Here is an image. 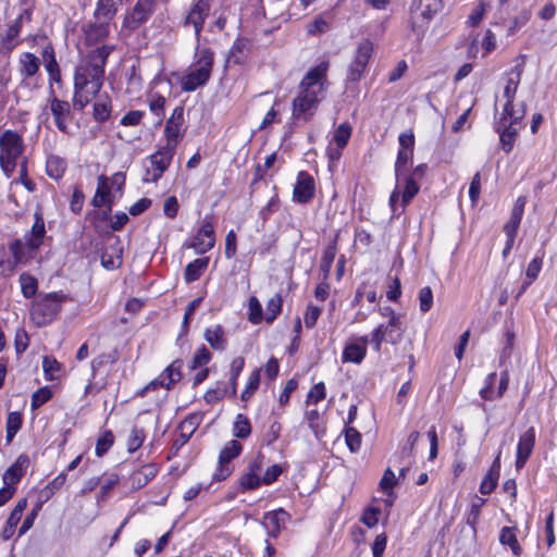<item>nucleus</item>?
Wrapping results in <instances>:
<instances>
[{"instance_id": "nucleus-1", "label": "nucleus", "mask_w": 557, "mask_h": 557, "mask_svg": "<svg viewBox=\"0 0 557 557\" xmlns=\"http://www.w3.org/2000/svg\"><path fill=\"white\" fill-rule=\"evenodd\" d=\"M112 51L110 46H101L90 51L76 67L74 75L73 107L83 110L100 91L103 84L104 66Z\"/></svg>"}, {"instance_id": "nucleus-2", "label": "nucleus", "mask_w": 557, "mask_h": 557, "mask_svg": "<svg viewBox=\"0 0 557 557\" xmlns=\"http://www.w3.org/2000/svg\"><path fill=\"white\" fill-rule=\"evenodd\" d=\"M329 62L322 61L311 67L298 85L293 100V116L308 121L317 112L327 88Z\"/></svg>"}, {"instance_id": "nucleus-3", "label": "nucleus", "mask_w": 557, "mask_h": 557, "mask_svg": "<svg viewBox=\"0 0 557 557\" xmlns=\"http://www.w3.org/2000/svg\"><path fill=\"white\" fill-rule=\"evenodd\" d=\"M213 64L214 53L209 48L197 47L194 61L180 79L182 90L191 92L205 86L211 77Z\"/></svg>"}, {"instance_id": "nucleus-4", "label": "nucleus", "mask_w": 557, "mask_h": 557, "mask_svg": "<svg viewBox=\"0 0 557 557\" xmlns=\"http://www.w3.org/2000/svg\"><path fill=\"white\" fill-rule=\"evenodd\" d=\"M24 150L25 145L21 134L12 129L0 134V166L8 177L14 172Z\"/></svg>"}, {"instance_id": "nucleus-5", "label": "nucleus", "mask_w": 557, "mask_h": 557, "mask_svg": "<svg viewBox=\"0 0 557 557\" xmlns=\"http://www.w3.org/2000/svg\"><path fill=\"white\" fill-rule=\"evenodd\" d=\"M442 8V0H416L413 2L409 17V26L417 40L423 38L430 21Z\"/></svg>"}, {"instance_id": "nucleus-6", "label": "nucleus", "mask_w": 557, "mask_h": 557, "mask_svg": "<svg viewBox=\"0 0 557 557\" xmlns=\"http://www.w3.org/2000/svg\"><path fill=\"white\" fill-rule=\"evenodd\" d=\"M522 71L521 66H515L506 74L504 86V98L506 99L503 112L504 122H506L507 119L521 121L525 114L523 104H513V98L521 82Z\"/></svg>"}, {"instance_id": "nucleus-7", "label": "nucleus", "mask_w": 557, "mask_h": 557, "mask_svg": "<svg viewBox=\"0 0 557 557\" xmlns=\"http://www.w3.org/2000/svg\"><path fill=\"white\" fill-rule=\"evenodd\" d=\"M391 313L387 323L377 325L371 333V343L376 351H380L383 342L393 345L400 342L403 337V322L398 313Z\"/></svg>"}, {"instance_id": "nucleus-8", "label": "nucleus", "mask_w": 557, "mask_h": 557, "mask_svg": "<svg viewBox=\"0 0 557 557\" xmlns=\"http://www.w3.org/2000/svg\"><path fill=\"white\" fill-rule=\"evenodd\" d=\"M174 154L175 150L161 145L154 153L147 158L144 182L157 183L171 165Z\"/></svg>"}, {"instance_id": "nucleus-9", "label": "nucleus", "mask_w": 557, "mask_h": 557, "mask_svg": "<svg viewBox=\"0 0 557 557\" xmlns=\"http://www.w3.org/2000/svg\"><path fill=\"white\" fill-rule=\"evenodd\" d=\"M373 49L374 46L370 39H362L358 42L352 60L347 67V81L358 82L361 79L372 58Z\"/></svg>"}, {"instance_id": "nucleus-10", "label": "nucleus", "mask_w": 557, "mask_h": 557, "mask_svg": "<svg viewBox=\"0 0 557 557\" xmlns=\"http://www.w3.org/2000/svg\"><path fill=\"white\" fill-rule=\"evenodd\" d=\"M419 188L420 187L413 177H409L408 175L399 177V181L397 180L396 187L389 197V205L393 212L398 210L397 201L399 197H401V208L399 211V213H401L405 210V207L418 194Z\"/></svg>"}, {"instance_id": "nucleus-11", "label": "nucleus", "mask_w": 557, "mask_h": 557, "mask_svg": "<svg viewBox=\"0 0 557 557\" xmlns=\"http://www.w3.org/2000/svg\"><path fill=\"white\" fill-rule=\"evenodd\" d=\"M183 124L184 109L183 107H176L165 122L163 131L164 144H162V146L176 151V147L184 135Z\"/></svg>"}, {"instance_id": "nucleus-12", "label": "nucleus", "mask_w": 557, "mask_h": 557, "mask_svg": "<svg viewBox=\"0 0 557 557\" xmlns=\"http://www.w3.org/2000/svg\"><path fill=\"white\" fill-rule=\"evenodd\" d=\"M64 298L61 293H50L40 297L33 305V315H40L42 323L50 321L60 311Z\"/></svg>"}, {"instance_id": "nucleus-13", "label": "nucleus", "mask_w": 557, "mask_h": 557, "mask_svg": "<svg viewBox=\"0 0 557 557\" xmlns=\"http://www.w3.org/2000/svg\"><path fill=\"white\" fill-rule=\"evenodd\" d=\"M154 10V0H138L135 7L124 17V26L129 29L137 28L147 22Z\"/></svg>"}, {"instance_id": "nucleus-14", "label": "nucleus", "mask_w": 557, "mask_h": 557, "mask_svg": "<svg viewBox=\"0 0 557 557\" xmlns=\"http://www.w3.org/2000/svg\"><path fill=\"white\" fill-rule=\"evenodd\" d=\"M369 337L367 335L359 336L348 342L343 350L342 361L344 363L360 364L367 355V345Z\"/></svg>"}, {"instance_id": "nucleus-15", "label": "nucleus", "mask_w": 557, "mask_h": 557, "mask_svg": "<svg viewBox=\"0 0 557 557\" xmlns=\"http://www.w3.org/2000/svg\"><path fill=\"white\" fill-rule=\"evenodd\" d=\"M351 126L348 123H342L335 129L333 138L327 147V153L332 161L341 158L342 150L347 146L351 136Z\"/></svg>"}, {"instance_id": "nucleus-16", "label": "nucleus", "mask_w": 557, "mask_h": 557, "mask_svg": "<svg viewBox=\"0 0 557 557\" xmlns=\"http://www.w3.org/2000/svg\"><path fill=\"white\" fill-rule=\"evenodd\" d=\"M215 244L214 228L210 221H205L198 233L191 239L189 247L198 253H205L213 248Z\"/></svg>"}, {"instance_id": "nucleus-17", "label": "nucleus", "mask_w": 557, "mask_h": 557, "mask_svg": "<svg viewBox=\"0 0 557 557\" xmlns=\"http://www.w3.org/2000/svg\"><path fill=\"white\" fill-rule=\"evenodd\" d=\"M290 516L287 511L280 508L263 515L262 524L267 530L269 536L277 537L281 531L285 528L286 522Z\"/></svg>"}, {"instance_id": "nucleus-18", "label": "nucleus", "mask_w": 557, "mask_h": 557, "mask_svg": "<svg viewBox=\"0 0 557 557\" xmlns=\"http://www.w3.org/2000/svg\"><path fill=\"white\" fill-rule=\"evenodd\" d=\"M313 177L305 171L299 172L294 187L293 199L299 203H306L313 197Z\"/></svg>"}, {"instance_id": "nucleus-19", "label": "nucleus", "mask_w": 557, "mask_h": 557, "mask_svg": "<svg viewBox=\"0 0 557 557\" xmlns=\"http://www.w3.org/2000/svg\"><path fill=\"white\" fill-rule=\"evenodd\" d=\"M535 445V430L534 428H529L525 432H523L518 442L517 446V459H516V468L521 469L524 467L527 460L532 454V450Z\"/></svg>"}, {"instance_id": "nucleus-20", "label": "nucleus", "mask_w": 557, "mask_h": 557, "mask_svg": "<svg viewBox=\"0 0 557 557\" xmlns=\"http://www.w3.org/2000/svg\"><path fill=\"white\" fill-rule=\"evenodd\" d=\"M123 247L117 238H111L107 243L101 255V264L108 269H117L122 264Z\"/></svg>"}, {"instance_id": "nucleus-21", "label": "nucleus", "mask_w": 557, "mask_h": 557, "mask_svg": "<svg viewBox=\"0 0 557 557\" xmlns=\"http://www.w3.org/2000/svg\"><path fill=\"white\" fill-rule=\"evenodd\" d=\"M28 466L29 457L26 454H21L15 462L4 471L2 475L3 483L15 486L26 473Z\"/></svg>"}, {"instance_id": "nucleus-22", "label": "nucleus", "mask_w": 557, "mask_h": 557, "mask_svg": "<svg viewBox=\"0 0 557 557\" xmlns=\"http://www.w3.org/2000/svg\"><path fill=\"white\" fill-rule=\"evenodd\" d=\"M496 376H497L496 372H492L486 376L485 386L480 389V396L484 400H492L495 397H502L505 394V392L507 391L508 384H509V374L507 371H504L500 373L497 394L496 395L494 394L493 384L496 381Z\"/></svg>"}, {"instance_id": "nucleus-23", "label": "nucleus", "mask_w": 557, "mask_h": 557, "mask_svg": "<svg viewBox=\"0 0 557 557\" xmlns=\"http://www.w3.org/2000/svg\"><path fill=\"white\" fill-rule=\"evenodd\" d=\"M210 11V4L207 0H198L186 17V24H191L195 28V34L199 37L202 29L203 22Z\"/></svg>"}, {"instance_id": "nucleus-24", "label": "nucleus", "mask_w": 557, "mask_h": 557, "mask_svg": "<svg viewBox=\"0 0 557 557\" xmlns=\"http://www.w3.org/2000/svg\"><path fill=\"white\" fill-rule=\"evenodd\" d=\"M50 110L59 131L67 132V122L71 115V108L67 101L53 98L50 101Z\"/></svg>"}, {"instance_id": "nucleus-25", "label": "nucleus", "mask_w": 557, "mask_h": 557, "mask_svg": "<svg viewBox=\"0 0 557 557\" xmlns=\"http://www.w3.org/2000/svg\"><path fill=\"white\" fill-rule=\"evenodd\" d=\"M156 474L157 468L154 465H145L129 475L128 483L133 490H139L152 480Z\"/></svg>"}, {"instance_id": "nucleus-26", "label": "nucleus", "mask_w": 557, "mask_h": 557, "mask_svg": "<svg viewBox=\"0 0 557 557\" xmlns=\"http://www.w3.org/2000/svg\"><path fill=\"white\" fill-rule=\"evenodd\" d=\"M46 230L44 218L39 212H36L30 234L26 237L27 245L32 250L37 249L41 245Z\"/></svg>"}, {"instance_id": "nucleus-27", "label": "nucleus", "mask_w": 557, "mask_h": 557, "mask_svg": "<svg viewBox=\"0 0 557 557\" xmlns=\"http://www.w3.org/2000/svg\"><path fill=\"white\" fill-rule=\"evenodd\" d=\"M181 367L182 362L180 360L173 361L159 376V380L153 381L152 385H161L165 388H170L175 382L180 381L181 379Z\"/></svg>"}, {"instance_id": "nucleus-28", "label": "nucleus", "mask_w": 557, "mask_h": 557, "mask_svg": "<svg viewBox=\"0 0 557 557\" xmlns=\"http://www.w3.org/2000/svg\"><path fill=\"white\" fill-rule=\"evenodd\" d=\"M110 23L111 21L95 18V22L86 30L87 41L97 42L104 39L110 33Z\"/></svg>"}, {"instance_id": "nucleus-29", "label": "nucleus", "mask_w": 557, "mask_h": 557, "mask_svg": "<svg viewBox=\"0 0 557 557\" xmlns=\"http://www.w3.org/2000/svg\"><path fill=\"white\" fill-rule=\"evenodd\" d=\"M205 339L216 350H223L226 346V337L221 325L216 324L208 327L205 332Z\"/></svg>"}, {"instance_id": "nucleus-30", "label": "nucleus", "mask_w": 557, "mask_h": 557, "mask_svg": "<svg viewBox=\"0 0 557 557\" xmlns=\"http://www.w3.org/2000/svg\"><path fill=\"white\" fill-rule=\"evenodd\" d=\"M510 123L509 125L504 124V129H499L500 133L499 139L500 145L504 151L507 153L510 152L513 148V144L516 140V137L518 135V127L516 126L519 121H513L512 119H509Z\"/></svg>"}, {"instance_id": "nucleus-31", "label": "nucleus", "mask_w": 557, "mask_h": 557, "mask_svg": "<svg viewBox=\"0 0 557 557\" xmlns=\"http://www.w3.org/2000/svg\"><path fill=\"white\" fill-rule=\"evenodd\" d=\"M209 264V258H198L187 264L184 278L187 283L197 281L201 274L206 271Z\"/></svg>"}, {"instance_id": "nucleus-32", "label": "nucleus", "mask_w": 557, "mask_h": 557, "mask_svg": "<svg viewBox=\"0 0 557 557\" xmlns=\"http://www.w3.org/2000/svg\"><path fill=\"white\" fill-rule=\"evenodd\" d=\"M95 207L108 206L110 208V187L108 178L104 175L98 177L97 190L91 200Z\"/></svg>"}, {"instance_id": "nucleus-33", "label": "nucleus", "mask_w": 557, "mask_h": 557, "mask_svg": "<svg viewBox=\"0 0 557 557\" xmlns=\"http://www.w3.org/2000/svg\"><path fill=\"white\" fill-rule=\"evenodd\" d=\"M499 476V455L496 457V459L493 462L492 469L488 471V473L484 476L480 484V492L483 495H488L494 491V488L497 485V480Z\"/></svg>"}, {"instance_id": "nucleus-34", "label": "nucleus", "mask_w": 557, "mask_h": 557, "mask_svg": "<svg viewBox=\"0 0 557 557\" xmlns=\"http://www.w3.org/2000/svg\"><path fill=\"white\" fill-rule=\"evenodd\" d=\"M9 251L12 256V264L16 265L25 263L28 258V253L33 250L27 245V240L24 243L21 239H16L9 245Z\"/></svg>"}, {"instance_id": "nucleus-35", "label": "nucleus", "mask_w": 557, "mask_h": 557, "mask_svg": "<svg viewBox=\"0 0 557 557\" xmlns=\"http://www.w3.org/2000/svg\"><path fill=\"white\" fill-rule=\"evenodd\" d=\"M20 65L21 74L24 77H32L38 72L40 60L34 53L24 52L20 57Z\"/></svg>"}, {"instance_id": "nucleus-36", "label": "nucleus", "mask_w": 557, "mask_h": 557, "mask_svg": "<svg viewBox=\"0 0 557 557\" xmlns=\"http://www.w3.org/2000/svg\"><path fill=\"white\" fill-rule=\"evenodd\" d=\"M120 0H98L95 10V18H102L104 21H112Z\"/></svg>"}, {"instance_id": "nucleus-37", "label": "nucleus", "mask_w": 557, "mask_h": 557, "mask_svg": "<svg viewBox=\"0 0 557 557\" xmlns=\"http://www.w3.org/2000/svg\"><path fill=\"white\" fill-rule=\"evenodd\" d=\"M243 451V445L237 440L228 441L219 455V463H228L233 459L237 458Z\"/></svg>"}, {"instance_id": "nucleus-38", "label": "nucleus", "mask_w": 557, "mask_h": 557, "mask_svg": "<svg viewBox=\"0 0 557 557\" xmlns=\"http://www.w3.org/2000/svg\"><path fill=\"white\" fill-rule=\"evenodd\" d=\"M21 33V18H17L14 21L13 24H11L3 37H2V46L7 51H12L16 46L17 41L16 38L18 37Z\"/></svg>"}, {"instance_id": "nucleus-39", "label": "nucleus", "mask_w": 557, "mask_h": 557, "mask_svg": "<svg viewBox=\"0 0 557 557\" xmlns=\"http://www.w3.org/2000/svg\"><path fill=\"white\" fill-rule=\"evenodd\" d=\"M499 542L503 545H508L510 547L511 552L516 556H519L522 552V548H521L520 544L518 543L517 534H516L513 528H509V527L502 528L500 533H499Z\"/></svg>"}, {"instance_id": "nucleus-40", "label": "nucleus", "mask_w": 557, "mask_h": 557, "mask_svg": "<svg viewBox=\"0 0 557 557\" xmlns=\"http://www.w3.org/2000/svg\"><path fill=\"white\" fill-rule=\"evenodd\" d=\"M201 414L194 413L188 416L180 425L181 436L183 437V444L186 443L193 433L197 430L201 423Z\"/></svg>"}, {"instance_id": "nucleus-41", "label": "nucleus", "mask_w": 557, "mask_h": 557, "mask_svg": "<svg viewBox=\"0 0 557 557\" xmlns=\"http://www.w3.org/2000/svg\"><path fill=\"white\" fill-rule=\"evenodd\" d=\"M42 58L46 61V70L49 73V76L52 81H60V70L59 64L55 60L53 49L51 47H46L42 51Z\"/></svg>"}, {"instance_id": "nucleus-42", "label": "nucleus", "mask_w": 557, "mask_h": 557, "mask_svg": "<svg viewBox=\"0 0 557 557\" xmlns=\"http://www.w3.org/2000/svg\"><path fill=\"white\" fill-rule=\"evenodd\" d=\"M233 436L237 438H247L251 433V425L248 418L238 413L235 418L232 429Z\"/></svg>"}, {"instance_id": "nucleus-43", "label": "nucleus", "mask_w": 557, "mask_h": 557, "mask_svg": "<svg viewBox=\"0 0 557 557\" xmlns=\"http://www.w3.org/2000/svg\"><path fill=\"white\" fill-rule=\"evenodd\" d=\"M66 169V164H65V161L57 156H51L48 158L47 160V164H46V170H47V174L54 178V180H58L60 178L64 171Z\"/></svg>"}, {"instance_id": "nucleus-44", "label": "nucleus", "mask_w": 557, "mask_h": 557, "mask_svg": "<svg viewBox=\"0 0 557 557\" xmlns=\"http://www.w3.org/2000/svg\"><path fill=\"white\" fill-rule=\"evenodd\" d=\"M283 300L278 294L272 296L268 302L264 313V320L268 323H272L282 311Z\"/></svg>"}, {"instance_id": "nucleus-45", "label": "nucleus", "mask_w": 557, "mask_h": 557, "mask_svg": "<svg viewBox=\"0 0 557 557\" xmlns=\"http://www.w3.org/2000/svg\"><path fill=\"white\" fill-rule=\"evenodd\" d=\"M541 269H542V258L535 257L534 259L531 260V262L529 263V265L527 268L525 275H527L528 281H525L522 284L521 290L519 292L518 296L521 295L532 284V282L539 276Z\"/></svg>"}, {"instance_id": "nucleus-46", "label": "nucleus", "mask_w": 557, "mask_h": 557, "mask_svg": "<svg viewBox=\"0 0 557 557\" xmlns=\"http://www.w3.org/2000/svg\"><path fill=\"white\" fill-rule=\"evenodd\" d=\"M20 284H21V289H22V294L24 295V297L30 298L36 294L38 283L34 276H32L27 273L21 274L20 275Z\"/></svg>"}, {"instance_id": "nucleus-47", "label": "nucleus", "mask_w": 557, "mask_h": 557, "mask_svg": "<svg viewBox=\"0 0 557 557\" xmlns=\"http://www.w3.org/2000/svg\"><path fill=\"white\" fill-rule=\"evenodd\" d=\"M111 113L110 100L108 97L99 98L94 104V117L97 121L103 122L109 119Z\"/></svg>"}, {"instance_id": "nucleus-48", "label": "nucleus", "mask_w": 557, "mask_h": 557, "mask_svg": "<svg viewBox=\"0 0 557 557\" xmlns=\"http://www.w3.org/2000/svg\"><path fill=\"white\" fill-rule=\"evenodd\" d=\"M345 442L351 453H357L361 447V434L352 426H346Z\"/></svg>"}, {"instance_id": "nucleus-49", "label": "nucleus", "mask_w": 557, "mask_h": 557, "mask_svg": "<svg viewBox=\"0 0 557 557\" xmlns=\"http://www.w3.org/2000/svg\"><path fill=\"white\" fill-rule=\"evenodd\" d=\"M413 157V151L410 150H399L397 154V159L395 162V173L396 178L399 180L404 175V172L407 169V165L411 162Z\"/></svg>"}, {"instance_id": "nucleus-50", "label": "nucleus", "mask_w": 557, "mask_h": 557, "mask_svg": "<svg viewBox=\"0 0 557 557\" xmlns=\"http://www.w3.org/2000/svg\"><path fill=\"white\" fill-rule=\"evenodd\" d=\"M146 434L143 429L134 426L127 438V450L129 453L136 451L144 443Z\"/></svg>"}, {"instance_id": "nucleus-51", "label": "nucleus", "mask_w": 557, "mask_h": 557, "mask_svg": "<svg viewBox=\"0 0 557 557\" xmlns=\"http://www.w3.org/2000/svg\"><path fill=\"white\" fill-rule=\"evenodd\" d=\"M335 256H336V246L335 245H330L329 247L325 248L322 259H321V264H320V269L323 272L324 278H326L330 274Z\"/></svg>"}, {"instance_id": "nucleus-52", "label": "nucleus", "mask_w": 557, "mask_h": 557, "mask_svg": "<svg viewBox=\"0 0 557 557\" xmlns=\"http://www.w3.org/2000/svg\"><path fill=\"white\" fill-rule=\"evenodd\" d=\"M114 436L111 431H104L98 438L95 453L98 457L103 456L113 445Z\"/></svg>"}, {"instance_id": "nucleus-53", "label": "nucleus", "mask_w": 557, "mask_h": 557, "mask_svg": "<svg viewBox=\"0 0 557 557\" xmlns=\"http://www.w3.org/2000/svg\"><path fill=\"white\" fill-rule=\"evenodd\" d=\"M262 484L260 475L252 473L246 469L239 479V485L243 490H255Z\"/></svg>"}, {"instance_id": "nucleus-54", "label": "nucleus", "mask_w": 557, "mask_h": 557, "mask_svg": "<svg viewBox=\"0 0 557 557\" xmlns=\"http://www.w3.org/2000/svg\"><path fill=\"white\" fill-rule=\"evenodd\" d=\"M211 360V354L206 346L199 347L191 359L190 368L198 369L203 368Z\"/></svg>"}, {"instance_id": "nucleus-55", "label": "nucleus", "mask_w": 557, "mask_h": 557, "mask_svg": "<svg viewBox=\"0 0 557 557\" xmlns=\"http://www.w3.org/2000/svg\"><path fill=\"white\" fill-rule=\"evenodd\" d=\"M260 384V369L252 371L248 377L245 391L242 394V399H249L252 394L258 389Z\"/></svg>"}, {"instance_id": "nucleus-56", "label": "nucleus", "mask_w": 557, "mask_h": 557, "mask_svg": "<svg viewBox=\"0 0 557 557\" xmlns=\"http://www.w3.org/2000/svg\"><path fill=\"white\" fill-rule=\"evenodd\" d=\"M249 309V321L253 324H258L262 321V307L257 297L251 296L248 301Z\"/></svg>"}, {"instance_id": "nucleus-57", "label": "nucleus", "mask_w": 557, "mask_h": 557, "mask_svg": "<svg viewBox=\"0 0 557 557\" xmlns=\"http://www.w3.org/2000/svg\"><path fill=\"white\" fill-rule=\"evenodd\" d=\"M418 299L421 312L425 313L430 311L433 306L432 289L429 286L421 288L418 294Z\"/></svg>"}, {"instance_id": "nucleus-58", "label": "nucleus", "mask_w": 557, "mask_h": 557, "mask_svg": "<svg viewBox=\"0 0 557 557\" xmlns=\"http://www.w3.org/2000/svg\"><path fill=\"white\" fill-rule=\"evenodd\" d=\"M397 484V479L395 473L391 469H386L383 473V476L380 481L381 490L391 496L393 494V488Z\"/></svg>"}, {"instance_id": "nucleus-59", "label": "nucleus", "mask_w": 557, "mask_h": 557, "mask_svg": "<svg viewBox=\"0 0 557 557\" xmlns=\"http://www.w3.org/2000/svg\"><path fill=\"white\" fill-rule=\"evenodd\" d=\"M321 312H322V309L320 307L309 304L307 306L305 314H304V323H305L306 327H308V329L313 327L315 325Z\"/></svg>"}, {"instance_id": "nucleus-60", "label": "nucleus", "mask_w": 557, "mask_h": 557, "mask_svg": "<svg viewBox=\"0 0 557 557\" xmlns=\"http://www.w3.org/2000/svg\"><path fill=\"white\" fill-rule=\"evenodd\" d=\"M165 98L159 94H150L148 97V106L152 113L161 116L164 111Z\"/></svg>"}, {"instance_id": "nucleus-61", "label": "nucleus", "mask_w": 557, "mask_h": 557, "mask_svg": "<svg viewBox=\"0 0 557 557\" xmlns=\"http://www.w3.org/2000/svg\"><path fill=\"white\" fill-rule=\"evenodd\" d=\"M21 183L28 191H34L36 184L27 176L26 161L23 160L20 166L18 178L12 181V185Z\"/></svg>"}, {"instance_id": "nucleus-62", "label": "nucleus", "mask_w": 557, "mask_h": 557, "mask_svg": "<svg viewBox=\"0 0 557 557\" xmlns=\"http://www.w3.org/2000/svg\"><path fill=\"white\" fill-rule=\"evenodd\" d=\"M52 397V392L48 387H41L32 396V408L37 409Z\"/></svg>"}, {"instance_id": "nucleus-63", "label": "nucleus", "mask_w": 557, "mask_h": 557, "mask_svg": "<svg viewBox=\"0 0 557 557\" xmlns=\"http://www.w3.org/2000/svg\"><path fill=\"white\" fill-rule=\"evenodd\" d=\"M42 369L47 380H54L55 374L60 371V363L51 357H44Z\"/></svg>"}, {"instance_id": "nucleus-64", "label": "nucleus", "mask_w": 557, "mask_h": 557, "mask_svg": "<svg viewBox=\"0 0 557 557\" xmlns=\"http://www.w3.org/2000/svg\"><path fill=\"white\" fill-rule=\"evenodd\" d=\"M26 506H27L26 498L20 499L16 503L13 510L11 511V513L7 520V523L16 527L23 516L24 510L26 509Z\"/></svg>"}]
</instances>
